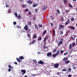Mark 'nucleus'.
Listing matches in <instances>:
<instances>
[{"mask_svg":"<svg viewBox=\"0 0 77 77\" xmlns=\"http://www.w3.org/2000/svg\"><path fill=\"white\" fill-rule=\"evenodd\" d=\"M24 57L23 56H21L19 57V59L18 58H16V60H17V62L19 63L21 62V61L20 60H22V59H24Z\"/></svg>","mask_w":77,"mask_h":77,"instance_id":"1","label":"nucleus"},{"mask_svg":"<svg viewBox=\"0 0 77 77\" xmlns=\"http://www.w3.org/2000/svg\"><path fill=\"white\" fill-rule=\"evenodd\" d=\"M8 68H9L8 69V72H10V71H11V69H13V68H14V67L11 66V65H8Z\"/></svg>","mask_w":77,"mask_h":77,"instance_id":"2","label":"nucleus"},{"mask_svg":"<svg viewBox=\"0 0 77 77\" xmlns=\"http://www.w3.org/2000/svg\"><path fill=\"white\" fill-rule=\"evenodd\" d=\"M21 72L23 73H22V75H24V74H26V70L25 69L21 70Z\"/></svg>","mask_w":77,"mask_h":77,"instance_id":"3","label":"nucleus"},{"mask_svg":"<svg viewBox=\"0 0 77 77\" xmlns=\"http://www.w3.org/2000/svg\"><path fill=\"white\" fill-rule=\"evenodd\" d=\"M64 28V26L62 25H60L59 26V30H62V28Z\"/></svg>","mask_w":77,"mask_h":77,"instance_id":"4","label":"nucleus"},{"mask_svg":"<svg viewBox=\"0 0 77 77\" xmlns=\"http://www.w3.org/2000/svg\"><path fill=\"white\" fill-rule=\"evenodd\" d=\"M54 68H57L59 67V64L57 63L54 65Z\"/></svg>","mask_w":77,"mask_h":77,"instance_id":"5","label":"nucleus"},{"mask_svg":"<svg viewBox=\"0 0 77 77\" xmlns=\"http://www.w3.org/2000/svg\"><path fill=\"white\" fill-rule=\"evenodd\" d=\"M24 29H25L26 31L27 30L29 29V26L27 25H26L25 27L24 28Z\"/></svg>","mask_w":77,"mask_h":77,"instance_id":"6","label":"nucleus"},{"mask_svg":"<svg viewBox=\"0 0 77 77\" xmlns=\"http://www.w3.org/2000/svg\"><path fill=\"white\" fill-rule=\"evenodd\" d=\"M47 30H45L43 32V33L42 34V36H44L45 34H46L47 33Z\"/></svg>","mask_w":77,"mask_h":77,"instance_id":"7","label":"nucleus"},{"mask_svg":"<svg viewBox=\"0 0 77 77\" xmlns=\"http://www.w3.org/2000/svg\"><path fill=\"white\" fill-rule=\"evenodd\" d=\"M38 63L39 64H43L44 63L43 61H42L39 60V61H38Z\"/></svg>","mask_w":77,"mask_h":77,"instance_id":"8","label":"nucleus"},{"mask_svg":"<svg viewBox=\"0 0 77 77\" xmlns=\"http://www.w3.org/2000/svg\"><path fill=\"white\" fill-rule=\"evenodd\" d=\"M37 38V35L36 34H34L33 35V39H36Z\"/></svg>","mask_w":77,"mask_h":77,"instance_id":"9","label":"nucleus"},{"mask_svg":"<svg viewBox=\"0 0 77 77\" xmlns=\"http://www.w3.org/2000/svg\"><path fill=\"white\" fill-rule=\"evenodd\" d=\"M69 23H70V20H69V19H68L67 22L65 23V25H67V24H69Z\"/></svg>","mask_w":77,"mask_h":77,"instance_id":"10","label":"nucleus"},{"mask_svg":"<svg viewBox=\"0 0 77 77\" xmlns=\"http://www.w3.org/2000/svg\"><path fill=\"white\" fill-rule=\"evenodd\" d=\"M42 9L43 11H45L46 9H47V6L46 5L43 6L42 8Z\"/></svg>","mask_w":77,"mask_h":77,"instance_id":"11","label":"nucleus"},{"mask_svg":"<svg viewBox=\"0 0 77 77\" xmlns=\"http://www.w3.org/2000/svg\"><path fill=\"white\" fill-rule=\"evenodd\" d=\"M52 54L51 52H48L47 53V56H51Z\"/></svg>","mask_w":77,"mask_h":77,"instance_id":"12","label":"nucleus"},{"mask_svg":"<svg viewBox=\"0 0 77 77\" xmlns=\"http://www.w3.org/2000/svg\"><path fill=\"white\" fill-rule=\"evenodd\" d=\"M48 39V36H46L44 38V39L43 40L44 42H45V41H47V39Z\"/></svg>","mask_w":77,"mask_h":77,"instance_id":"13","label":"nucleus"},{"mask_svg":"<svg viewBox=\"0 0 77 77\" xmlns=\"http://www.w3.org/2000/svg\"><path fill=\"white\" fill-rule=\"evenodd\" d=\"M69 28L71 29V30H74L75 29V27L72 26H70L69 27Z\"/></svg>","mask_w":77,"mask_h":77,"instance_id":"14","label":"nucleus"},{"mask_svg":"<svg viewBox=\"0 0 77 77\" xmlns=\"http://www.w3.org/2000/svg\"><path fill=\"white\" fill-rule=\"evenodd\" d=\"M27 3H29V4H32L33 2L30 0H29L27 2Z\"/></svg>","mask_w":77,"mask_h":77,"instance_id":"15","label":"nucleus"},{"mask_svg":"<svg viewBox=\"0 0 77 77\" xmlns=\"http://www.w3.org/2000/svg\"><path fill=\"white\" fill-rule=\"evenodd\" d=\"M68 59V57H66V58H64V59H63V60L64 62H65V61H66V60H67Z\"/></svg>","mask_w":77,"mask_h":77,"instance_id":"16","label":"nucleus"},{"mask_svg":"<svg viewBox=\"0 0 77 77\" xmlns=\"http://www.w3.org/2000/svg\"><path fill=\"white\" fill-rule=\"evenodd\" d=\"M62 44H63V42L61 41L59 42V43L58 44V46H60V45H62Z\"/></svg>","mask_w":77,"mask_h":77,"instance_id":"17","label":"nucleus"},{"mask_svg":"<svg viewBox=\"0 0 77 77\" xmlns=\"http://www.w3.org/2000/svg\"><path fill=\"white\" fill-rule=\"evenodd\" d=\"M27 36L29 39H31V36L30 35V34H27Z\"/></svg>","mask_w":77,"mask_h":77,"instance_id":"18","label":"nucleus"},{"mask_svg":"<svg viewBox=\"0 0 77 77\" xmlns=\"http://www.w3.org/2000/svg\"><path fill=\"white\" fill-rule=\"evenodd\" d=\"M60 53V50H58L56 54L58 56L59 55V54Z\"/></svg>","mask_w":77,"mask_h":77,"instance_id":"19","label":"nucleus"},{"mask_svg":"<svg viewBox=\"0 0 77 77\" xmlns=\"http://www.w3.org/2000/svg\"><path fill=\"white\" fill-rule=\"evenodd\" d=\"M38 5V4H34L33 5V7H36Z\"/></svg>","mask_w":77,"mask_h":77,"instance_id":"20","label":"nucleus"},{"mask_svg":"<svg viewBox=\"0 0 77 77\" xmlns=\"http://www.w3.org/2000/svg\"><path fill=\"white\" fill-rule=\"evenodd\" d=\"M57 56H58L57 54H54L52 55V57H54V58L55 57H56Z\"/></svg>","mask_w":77,"mask_h":77,"instance_id":"21","label":"nucleus"},{"mask_svg":"<svg viewBox=\"0 0 77 77\" xmlns=\"http://www.w3.org/2000/svg\"><path fill=\"white\" fill-rule=\"evenodd\" d=\"M70 38L72 39V41H74L75 40V38H74V37H72V35Z\"/></svg>","mask_w":77,"mask_h":77,"instance_id":"22","label":"nucleus"},{"mask_svg":"<svg viewBox=\"0 0 77 77\" xmlns=\"http://www.w3.org/2000/svg\"><path fill=\"white\" fill-rule=\"evenodd\" d=\"M69 49H71L72 48V44H69Z\"/></svg>","mask_w":77,"mask_h":77,"instance_id":"23","label":"nucleus"},{"mask_svg":"<svg viewBox=\"0 0 77 77\" xmlns=\"http://www.w3.org/2000/svg\"><path fill=\"white\" fill-rule=\"evenodd\" d=\"M41 39H42V37H39L38 38V41H41Z\"/></svg>","mask_w":77,"mask_h":77,"instance_id":"24","label":"nucleus"},{"mask_svg":"<svg viewBox=\"0 0 77 77\" xmlns=\"http://www.w3.org/2000/svg\"><path fill=\"white\" fill-rule=\"evenodd\" d=\"M69 62H70V61H69V60H68V61H67L65 63H66V64H67L68 63H69Z\"/></svg>","mask_w":77,"mask_h":77,"instance_id":"25","label":"nucleus"},{"mask_svg":"<svg viewBox=\"0 0 77 77\" xmlns=\"http://www.w3.org/2000/svg\"><path fill=\"white\" fill-rule=\"evenodd\" d=\"M75 42H74L72 43V46L74 47L75 46Z\"/></svg>","mask_w":77,"mask_h":77,"instance_id":"26","label":"nucleus"},{"mask_svg":"<svg viewBox=\"0 0 77 77\" xmlns=\"http://www.w3.org/2000/svg\"><path fill=\"white\" fill-rule=\"evenodd\" d=\"M53 33L54 36H55V30H54V29L53 30Z\"/></svg>","mask_w":77,"mask_h":77,"instance_id":"27","label":"nucleus"},{"mask_svg":"<svg viewBox=\"0 0 77 77\" xmlns=\"http://www.w3.org/2000/svg\"><path fill=\"white\" fill-rule=\"evenodd\" d=\"M56 51H57V49H56V48H55L53 50V51L54 53H55V52H56Z\"/></svg>","mask_w":77,"mask_h":77,"instance_id":"28","label":"nucleus"},{"mask_svg":"<svg viewBox=\"0 0 77 77\" xmlns=\"http://www.w3.org/2000/svg\"><path fill=\"white\" fill-rule=\"evenodd\" d=\"M38 27H41V28H42V25H41L40 24H39L38 25Z\"/></svg>","mask_w":77,"mask_h":77,"instance_id":"29","label":"nucleus"},{"mask_svg":"<svg viewBox=\"0 0 77 77\" xmlns=\"http://www.w3.org/2000/svg\"><path fill=\"white\" fill-rule=\"evenodd\" d=\"M36 40H33V41L32 42V44H33L35 43V42H36Z\"/></svg>","mask_w":77,"mask_h":77,"instance_id":"30","label":"nucleus"},{"mask_svg":"<svg viewBox=\"0 0 77 77\" xmlns=\"http://www.w3.org/2000/svg\"><path fill=\"white\" fill-rule=\"evenodd\" d=\"M69 5L70 8H72V5H71V4H70V3H69Z\"/></svg>","mask_w":77,"mask_h":77,"instance_id":"31","label":"nucleus"},{"mask_svg":"<svg viewBox=\"0 0 77 77\" xmlns=\"http://www.w3.org/2000/svg\"><path fill=\"white\" fill-rule=\"evenodd\" d=\"M60 41L61 42H63V38H61L60 39Z\"/></svg>","mask_w":77,"mask_h":77,"instance_id":"32","label":"nucleus"},{"mask_svg":"<svg viewBox=\"0 0 77 77\" xmlns=\"http://www.w3.org/2000/svg\"><path fill=\"white\" fill-rule=\"evenodd\" d=\"M68 54V52H66V53H64V56H66V55H67V54Z\"/></svg>","mask_w":77,"mask_h":77,"instance_id":"33","label":"nucleus"},{"mask_svg":"<svg viewBox=\"0 0 77 77\" xmlns=\"http://www.w3.org/2000/svg\"><path fill=\"white\" fill-rule=\"evenodd\" d=\"M67 2V0H64V4H66Z\"/></svg>","mask_w":77,"mask_h":77,"instance_id":"34","label":"nucleus"},{"mask_svg":"<svg viewBox=\"0 0 77 77\" xmlns=\"http://www.w3.org/2000/svg\"><path fill=\"white\" fill-rule=\"evenodd\" d=\"M71 20L72 21H73L74 20V19L73 17L71 18Z\"/></svg>","mask_w":77,"mask_h":77,"instance_id":"35","label":"nucleus"},{"mask_svg":"<svg viewBox=\"0 0 77 77\" xmlns=\"http://www.w3.org/2000/svg\"><path fill=\"white\" fill-rule=\"evenodd\" d=\"M57 12L58 13V14H60V11H59V9H57Z\"/></svg>","mask_w":77,"mask_h":77,"instance_id":"36","label":"nucleus"},{"mask_svg":"<svg viewBox=\"0 0 77 77\" xmlns=\"http://www.w3.org/2000/svg\"><path fill=\"white\" fill-rule=\"evenodd\" d=\"M15 15L16 16V17H17L18 16V14H17V13H15Z\"/></svg>","mask_w":77,"mask_h":77,"instance_id":"37","label":"nucleus"},{"mask_svg":"<svg viewBox=\"0 0 77 77\" xmlns=\"http://www.w3.org/2000/svg\"><path fill=\"white\" fill-rule=\"evenodd\" d=\"M33 60L34 62H35V63H37V61H36V60Z\"/></svg>","mask_w":77,"mask_h":77,"instance_id":"38","label":"nucleus"},{"mask_svg":"<svg viewBox=\"0 0 77 77\" xmlns=\"http://www.w3.org/2000/svg\"><path fill=\"white\" fill-rule=\"evenodd\" d=\"M21 18V16H20V15H19L18 16V17H17V19H19V18Z\"/></svg>","mask_w":77,"mask_h":77,"instance_id":"39","label":"nucleus"},{"mask_svg":"<svg viewBox=\"0 0 77 77\" xmlns=\"http://www.w3.org/2000/svg\"><path fill=\"white\" fill-rule=\"evenodd\" d=\"M62 71H66V69H62Z\"/></svg>","mask_w":77,"mask_h":77,"instance_id":"40","label":"nucleus"},{"mask_svg":"<svg viewBox=\"0 0 77 77\" xmlns=\"http://www.w3.org/2000/svg\"><path fill=\"white\" fill-rule=\"evenodd\" d=\"M35 28L37 29H38V26H37V25H35Z\"/></svg>","mask_w":77,"mask_h":77,"instance_id":"41","label":"nucleus"},{"mask_svg":"<svg viewBox=\"0 0 77 77\" xmlns=\"http://www.w3.org/2000/svg\"><path fill=\"white\" fill-rule=\"evenodd\" d=\"M69 71H72V70L71 69V68H69Z\"/></svg>","mask_w":77,"mask_h":77,"instance_id":"42","label":"nucleus"},{"mask_svg":"<svg viewBox=\"0 0 77 77\" xmlns=\"http://www.w3.org/2000/svg\"><path fill=\"white\" fill-rule=\"evenodd\" d=\"M16 24H17V22H13V24L14 25H16Z\"/></svg>","mask_w":77,"mask_h":77,"instance_id":"43","label":"nucleus"},{"mask_svg":"<svg viewBox=\"0 0 77 77\" xmlns=\"http://www.w3.org/2000/svg\"><path fill=\"white\" fill-rule=\"evenodd\" d=\"M28 14L29 15H31L32 14V13L30 11H29Z\"/></svg>","mask_w":77,"mask_h":77,"instance_id":"44","label":"nucleus"},{"mask_svg":"<svg viewBox=\"0 0 77 77\" xmlns=\"http://www.w3.org/2000/svg\"><path fill=\"white\" fill-rule=\"evenodd\" d=\"M25 11H26V12H29V9H25Z\"/></svg>","mask_w":77,"mask_h":77,"instance_id":"45","label":"nucleus"},{"mask_svg":"<svg viewBox=\"0 0 77 77\" xmlns=\"http://www.w3.org/2000/svg\"><path fill=\"white\" fill-rule=\"evenodd\" d=\"M29 26H30V25H32V23L31 22H29Z\"/></svg>","mask_w":77,"mask_h":77,"instance_id":"46","label":"nucleus"},{"mask_svg":"<svg viewBox=\"0 0 77 77\" xmlns=\"http://www.w3.org/2000/svg\"><path fill=\"white\" fill-rule=\"evenodd\" d=\"M61 19H62V21H64V20H63V17H61Z\"/></svg>","mask_w":77,"mask_h":77,"instance_id":"47","label":"nucleus"},{"mask_svg":"<svg viewBox=\"0 0 77 77\" xmlns=\"http://www.w3.org/2000/svg\"><path fill=\"white\" fill-rule=\"evenodd\" d=\"M68 77H72V75H68Z\"/></svg>","mask_w":77,"mask_h":77,"instance_id":"48","label":"nucleus"},{"mask_svg":"<svg viewBox=\"0 0 77 77\" xmlns=\"http://www.w3.org/2000/svg\"><path fill=\"white\" fill-rule=\"evenodd\" d=\"M14 64H15V65H17V62H14Z\"/></svg>","mask_w":77,"mask_h":77,"instance_id":"49","label":"nucleus"},{"mask_svg":"<svg viewBox=\"0 0 77 77\" xmlns=\"http://www.w3.org/2000/svg\"><path fill=\"white\" fill-rule=\"evenodd\" d=\"M63 53V51H60V53L62 54V53Z\"/></svg>","mask_w":77,"mask_h":77,"instance_id":"50","label":"nucleus"},{"mask_svg":"<svg viewBox=\"0 0 77 77\" xmlns=\"http://www.w3.org/2000/svg\"><path fill=\"white\" fill-rule=\"evenodd\" d=\"M63 31H61V32H60V33L61 34V35H62V34H63Z\"/></svg>","mask_w":77,"mask_h":77,"instance_id":"51","label":"nucleus"},{"mask_svg":"<svg viewBox=\"0 0 77 77\" xmlns=\"http://www.w3.org/2000/svg\"><path fill=\"white\" fill-rule=\"evenodd\" d=\"M22 6L23 7H26V5H22Z\"/></svg>","mask_w":77,"mask_h":77,"instance_id":"52","label":"nucleus"},{"mask_svg":"<svg viewBox=\"0 0 77 77\" xmlns=\"http://www.w3.org/2000/svg\"><path fill=\"white\" fill-rule=\"evenodd\" d=\"M35 12H38V9H35Z\"/></svg>","mask_w":77,"mask_h":77,"instance_id":"53","label":"nucleus"},{"mask_svg":"<svg viewBox=\"0 0 77 77\" xmlns=\"http://www.w3.org/2000/svg\"><path fill=\"white\" fill-rule=\"evenodd\" d=\"M60 74V72H57V75H59Z\"/></svg>","mask_w":77,"mask_h":77,"instance_id":"54","label":"nucleus"},{"mask_svg":"<svg viewBox=\"0 0 77 77\" xmlns=\"http://www.w3.org/2000/svg\"><path fill=\"white\" fill-rule=\"evenodd\" d=\"M73 69L74 70H75V69H76V67H73Z\"/></svg>","mask_w":77,"mask_h":77,"instance_id":"55","label":"nucleus"},{"mask_svg":"<svg viewBox=\"0 0 77 77\" xmlns=\"http://www.w3.org/2000/svg\"><path fill=\"white\" fill-rule=\"evenodd\" d=\"M7 7H9V5H7V3H6V7L7 8Z\"/></svg>","mask_w":77,"mask_h":77,"instance_id":"56","label":"nucleus"},{"mask_svg":"<svg viewBox=\"0 0 77 77\" xmlns=\"http://www.w3.org/2000/svg\"><path fill=\"white\" fill-rule=\"evenodd\" d=\"M32 75H33V76H36V74H32Z\"/></svg>","mask_w":77,"mask_h":77,"instance_id":"57","label":"nucleus"},{"mask_svg":"<svg viewBox=\"0 0 77 77\" xmlns=\"http://www.w3.org/2000/svg\"><path fill=\"white\" fill-rule=\"evenodd\" d=\"M73 36L74 37V38H76V37H77V36H76V35H74Z\"/></svg>","mask_w":77,"mask_h":77,"instance_id":"58","label":"nucleus"},{"mask_svg":"<svg viewBox=\"0 0 77 77\" xmlns=\"http://www.w3.org/2000/svg\"><path fill=\"white\" fill-rule=\"evenodd\" d=\"M51 26H53V23H51Z\"/></svg>","mask_w":77,"mask_h":77,"instance_id":"59","label":"nucleus"},{"mask_svg":"<svg viewBox=\"0 0 77 77\" xmlns=\"http://www.w3.org/2000/svg\"><path fill=\"white\" fill-rule=\"evenodd\" d=\"M38 54H41V52L39 51H38Z\"/></svg>","mask_w":77,"mask_h":77,"instance_id":"60","label":"nucleus"},{"mask_svg":"<svg viewBox=\"0 0 77 77\" xmlns=\"http://www.w3.org/2000/svg\"><path fill=\"white\" fill-rule=\"evenodd\" d=\"M51 19H54V17H51Z\"/></svg>","mask_w":77,"mask_h":77,"instance_id":"61","label":"nucleus"},{"mask_svg":"<svg viewBox=\"0 0 77 77\" xmlns=\"http://www.w3.org/2000/svg\"><path fill=\"white\" fill-rule=\"evenodd\" d=\"M45 45H44V48H46V47L45 46Z\"/></svg>","mask_w":77,"mask_h":77,"instance_id":"62","label":"nucleus"},{"mask_svg":"<svg viewBox=\"0 0 77 77\" xmlns=\"http://www.w3.org/2000/svg\"><path fill=\"white\" fill-rule=\"evenodd\" d=\"M16 27H17H17H18V28L19 27V25L17 26Z\"/></svg>","mask_w":77,"mask_h":77,"instance_id":"63","label":"nucleus"},{"mask_svg":"<svg viewBox=\"0 0 77 77\" xmlns=\"http://www.w3.org/2000/svg\"><path fill=\"white\" fill-rule=\"evenodd\" d=\"M28 30H29V31H30V30H31L30 29H28Z\"/></svg>","mask_w":77,"mask_h":77,"instance_id":"64","label":"nucleus"}]
</instances>
